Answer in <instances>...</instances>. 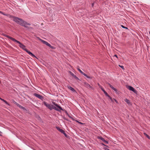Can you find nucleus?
Here are the masks:
<instances>
[{"mask_svg": "<svg viewBox=\"0 0 150 150\" xmlns=\"http://www.w3.org/2000/svg\"><path fill=\"white\" fill-rule=\"evenodd\" d=\"M11 17H12L13 18V21L16 22L17 24L23 26L25 28H28V26L27 25H30V23H27L21 18H19L18 17H12L11 16H10V18Z\"/></svg>", "mask_w": 150, "mask_h": 150, "instance_id": "1", "label": "nucleus"}, {"mask_svg": "<svg viewBox=\"0 0 150 150\" xmlns=\"http://www.w3.org/2000/svg\"><path fill=\"white\" fill-rule=\"evenodd\" d=\"M56 128L60 132L63 134L66 138H68L69 137V136L66 134L64 130L60 129L59 127H56Z\"/></svg>", "mask_w": 150, "mask_h": 150, "instance_id": "2", "label": "nucleus"}, {"mask_svg": "<svg viewBox=\"0 0 150 150\" xmlns=\"http://www.w3.org/2000/svg\"><path fill=\"white\" fill-rule=\"evenodd\" d=\"M40 40L44 44L48 46L50 48H51L53 49H55V47L54 46H52L48 42L45 41L41 39H40Z\"/></svg>", "mask_w": 150, "mask_h": 150, "instance_id": "3", "label": "nucleus"}, {"mask_svg": "<svg viewBox=\"0 0 150 150\" xmlns=\"http://www.w3.org/2000/svg\"><path fill=\"white\" fill-rule=\"evenodd\" d=\"M43 104L45 105L50 110H52V105L48 104L46 102L44 101L43 102Z\"/></svg>", "mask_w": 150, "mask_h": 150, "instance_id": "4", "label": "nucleus"}, {"mask_svg": "<svg viewBox=\"0 0 150 150\" xmlns=\"http://www.w3.org/2000/svg\"><path fill=\"white\" fill-rule=\"evenodd\" d=\"M127 88L129 90L132 91L136 94L137 95L138 94L137 91L136 90H135L131 86H128Z\"/></svg>", "mask_w": 150, "mask_h": 150, "instance_id": "5", "label": "nucleus"}, {"mask_svg": "<svg viewBox=\"0 0 150 150\" xmlns=\"http://www.w3.org/2000/svg\"><path fill=\"white\" fill-rule=\"evenodd\" d=\"M33 95L42 100H43L44 98V97L36 93H34Z\"/></svg>", "mask_w": 150, "mask_h": 150, "instance_id": "6", "label": "nucleus"}, {"mask_svg": "<svg viewBox=\"0 0 150 150\" xmlns=\"http://www.w3.org/2000/svg\"><path fill=\"white\" fill-rule=\"evenodd\" d=\"M25 51L27 52L29 54L31 55L33 57H34L38 59V58L36 56H35L30 51H29L28 49H25Z\"/></svg>", "mask_w": 150, "mask_h": 150, "instance_id": "7", "label": "nucleus"}, {"mask_svg": "<svg viewBox=\"0 0 150 150\" xmlns=\"http://www.w3.org/2000/svg\"><path fill=\"white\" fill-rule=\"evenodd\" d=\"M18 44H19V47L22 48L24 50H25V49H27L26 48H25V46L23 45V44L20 42H18Z\"/></svg>", "mask_w": 150, "mask_h": 150, "instance_id": "8", "label": "nucleus"}, {"mask_svg": "<svg viewBox=\"0 0 150 150\" xmlns=\"http://www.w3.org/2000/svg\"><path fill=\"white\" fill-rule=\"evenodd\" d=\"M52 103L54 105L58 108H59L60 109L62 110H64L58 104L55 103L53 101L52 102Z\"/></svg>", "mask_w": 150, "mask_h": 150, "instance_id": "9", "label": "nucleus"}, {"mask_svg": "<svg viewBox=\"0 0 150 150\" xmlns=\"http://www.w3.org/2000/svg\"><path fill=\"white\" fill-rule=\"evenodd\" d=\"M97 138L98 139H100L103 142H104L105 143H106V144H108V141L105 140V139L102 137H101L100 136H98L97 137Z\"/></svg>", "mask_w": 150, "mask_h": 150, "instance_id": "10", "label": "nucleus"}, {"mask_svg": "<svg viewBox=\"0 0 150 150\" xmlns=\"http://www.w3.org/2000/svg\"><path fill=\"white\" fill-rule=\"evenodd\" d=\"M52 109H54L56 111H58L60 112L61 110H62L60 109L59 108H57L55 107V106H54L52 105Z\"/></svg>", "mask_w": 150, "mask_h": 150, "instance_id": "11", "label": "nucleus"}, {"mask_svg": "<svg viewBox=\"0 0 150 150\" xmlns=\"http://www.w3.org/2000/svg\"><path fill=\"white\" fill-rule=\"evenodd\" d=\"M84 86L85 87H86V88H91L92 87L88 83L86 82H84Z\"/></svg>", "mask_w": 150, "mask_h": 150, "instance_id": "12", "label": "nucleus"}, {"mask_svg": "<svg viewBox=\"0 0 150 150\" xmlns=\"http://www.w3.org/2000/svg\"><path fill=\"white\" fill-rule=\"evenodd\" d=\"M11 73L13 76H15L17 73L16 69H14V71H12Z\"/></svg>", "mask_w": 150, "mask_h": 150, "instance_id": "13", "label": "nucleus"}, {"mask_svg": "<svg viewBox=\"0 0 150 150\" xmlns=\"http://www.w3.org/2000/svg\"><path fill=\"white\" fill-rule=\"evenodd\" d=\"M64 110L63 111H64L65 112V113H66V114L72 120H74V119L71 117V116L69 114H68V113L67 112V111L65 110L64 109H63Z\"/></svg>", "mask_w": 150, "mask_h": 150, "instance_id": "14", "label": "nucleus"}, {"mask_svg": "<svg viewBox=\"0 0 150 150\" xmlns=\"http://www.w3.org/2000/svg\"><path fill=\"white\" fill-rule=\"evenodd\" d=\"M10 40H12L14 42H16L17 43H18V42H19V41L17 40L14 38H13L12 37H10Z\"/></svg>", "mask_w": 150, "mask_h": 150, "instance_id": "15", "label": "nucleus"}, {"mask_svg": "<svg viewBox=\"0 0 150 150\" xmlns=\"http://www.w3.org/2000/svg\"><path fill=\"white\" fill-rule=\"evenodd\" d=\"M82 74L83 75H84V76H86L87 78H89V79H92V77H91V76H87L86 74L84 72Z\"/></svg>", "mask_w": 150, "mask_h": 150, "instance_id": "16", "label": "nucleus"}, {"mask_svg": "<svg viewBox=\"0 0 150 150\" xmlns=\"http://www.w3.org/2000/svg\"><path fill=\"white\" fill-rule=\"evenodd\" d=\"M124 100L125 102H126L128 104H130V102L129 100L127 98H125V99Z\"/></svg>", "mask_w": 150, "mask_h": 150, "instance_id": "17", "label": "nucleus"}, {"mask_svg": "<svg viewBox=\"0 0 150 150\" xmlns=\"http://www.w3.org/2000/svg\"><path fill=\"white\" fill-rule=\"evenodd\" d=\"M68 88L71 90L73 92L76 91L73 88H72V87H71V86H69V87H68Z\"/></svg>", "mask_w": 150, "mask_h": 150, "instance_id": "18", "label": "nucleus"}, {"mask_svg": "<svg viewBox=\"0 0 150 150\" xmlns=\"http://www.w3.org/2000/svg\"><path fill=\"white\" fill-rule=\"evenodd\" d=\"M101 90L104 92L105 95L106 96H107L108 95V93H107V92L104 90V89H103H103H102Z\"/></svg>", "mask_w": 150, "mask_h": 150, "instance_id": "19", "label": "nucleus"}, {"mask_svg": "<svg viewBox=\"0 0 150 150\" xmlns=\"http://www.w3.org/2000/svg\"><path fill=\"white\" fill-rule=\"evenodd\" d=\"M107 96L110 99V100H111V101L112 102H113V103L114 102L113 99H112V98L111 97H110L109 95Z\"/></svg>", "mask_w": 150, "mask_h": 150, "instance_id": "20", "label": "nucleus"}, {"mask_svg": "<svg viewBox=\"0 0 150 150\" xmlns=\"http://www.w3.org/2000/svg\"><path fill=\"white\" fill-rule=\"evenodd\" d=\"M0 99L3 101L6 104H8V105H9V104L8 103V102L6 100L2 98H0Z\"/></svg>", "mask_w": 150, "mask_h": 150, "instance_id": "21", "label": "nucleus"}, {"mask_svg": "<svg viewBox=\"0 0 150 150\" xmlns=\"http://www.w3.org/2000/svg\"><path fill=\"white\" fill-rule=\"evenodd\" d=\"M77 69L81 74H82L83 73L79 68H77Z\"/></svg>", "mask_w": 150, "mask_h": 150, "instance_id": "22", "label": "nucleus"}, {"mask_svg": "<svg viewBox=\"0 0 150 150\" xmlns=\"http://www.w3.org/2000/svg\"><path fill=\"white\" fill-rule=\"evenodd\" d=\"M144 134L145 136H146L148 139H149L150 136H149V135L145 133H144Z\"/></svg>", "mask_w": 150, "mask_h": 150, "instance_id": "23", "label": "nucleus"}, {"mask_svg": "<svg viewBox=\"0 0 150 150\" xmlns=\"http://www.w3.org/2000/svg\"><path fill=\"white\" fill-rule=\"evenodd\" d=\"M69 73L72 76H74L75 75L72 72H71V71H69Z\"/></svg>", "mask_w": 150, "mask_h": 150, "instance_id": "24", "label": "nucleus"}, {"mask_svg": "<svg viewBox=\"0 0 150 150\" xmlns=\"http://www.w3.org/2000/svg\"><path fill=\"white\" fill-rule=\"evenodd\" d=\"M73 77H74L75 79H76L77 80H80L79 78L77 77L75 75L73 76Z\"/></svg>", "mask_w": 150, "mask_h": 150, "instance_id": "25", "label": "nucleus"}, {"mask_svg": "<svg viewBox=\"0 0 150 150\" xmlns=\"http://www.w3.org/2000/svg\"><path fill=\"white\" fill-rule=\"evenodd\" d=\"M98 85L99 86V87L100 88L101 90L103 88V87L100 86L99 83H98Z\"/></svg>", "mask_w": 150, "mask_h": 150, "instance_id": "26", "label": "nucleus"}, {"mask_svg": "<svg viewBox=\"0 0 150 150\" xmlns=\"http://www.w3.org/2000/svg\"><path fill=\"white\" fill-rule=\"evenodd\" d=\"M111 88L115 91H117L116 89L114 88L113 86Z\"/></svg>", "mask_w": 150, "mask_h": 150, "instance_id": "27", "label": "nucleus"}, {"mask_svg": "<svg viewBox=\"0 0 150 150\" xmlns=\"http://www.w3.org/2000/svg\"><path fill=\"white\" fill-rule=\"evenodd\" d=\"M20 108H21L23 110H26V109L25 108L22 106H21V107Z\"/></svg>", "mask_w": 150, "mask_h": 150, "instance_id": "28", "label": "nucleus"}, {"mask_svg": "<svg viewBox=\"0 0 150 150\" xmlns=\"http://www.w3.org/2000/svg\"><path fill=\"white\" fill-rule=\"evenodd\" d=\"M121 26L122 28H125V29H128V28L126 27H125L124 26L122 25H121Z\"/></svg>", "mask_w": 150, "mask_h": 150, "instance_id": "29", "label": "nucleus"}, {"mask_svg": "<svg viewBox=\"0 0 150 150\" xmlns=\"http://www.w3.org/2000/svg\"><path fill=\"white\" fill-rule=\"evenodd\" d=\"M119 66L120 67H121L122 69H124V67L123 66L119 65Z\"/></svg>", "mask_w": 150, "mask_h": 150, "instance_id": "30", "label": "nucleus"}, {"mask_svg": "<svg viewBox=\"0 0 150 150\" xmlns=\"http://www.w3.org/2000/svg\"><path fill=\"white\" fill-rule=\"evenodd\" d=\"M16 105L17 106L19 107V108H20L21 107V105H20V104H19L18 103H17L16 104Z\"/></svg>", "mask_w": 150, "mask_h": 150, "instance_id": "31", "label": "nucleus"}, {"mask_svg": "<svg viewBox=\"0 0 150 150\" xmlns=\"http://www.w3.org/2000/svg\"><path fill=\"white\" fill-rule=\"evenodd\" d=\"M16 105L17 106L19 107V108H20L21 107V105H20V104H19L18 103H17L16 104Z\"/></svg>", "mask_w": 150, "mask_h": 150, "instance_id": "32", "label": "nucleus"}, {"mask_svg": "<svg viewBox=\"0 0 150 150\" xmlns=\"http://www.w3.org/2000/svg\"><path fill=\"white\" fill-rule=\"evenodd\" d=\"M12 101L13 103L15 104L16 105L17 103L16 102L13 100H12Z\"/></svg>", "mask_w": 150, "mask_h": 150, "instance_id": "33", "label": "nucleus"}, {"mask_svg": "<svg viewBox=\"0 0 150 150\" xmlns=\"http://www.w3.org/2000/svg\"><path fill=\"white\" fill-rule=\"evenodd\" d=\"M63 119L65 120H66L67 121H69V120L67 118H66V117H63Z\"/></svg>", "mask_w": 150, "mask_h": 150, "instance_id": "34", "label": "nucleus"}, {"mask_svg": "<svg viewBox=\"0 0 150 150\" xmlns=\"http://www.w3.org/2000/svg\"><path fill=\"white\" fill-rule=\"evenodd\" d=\"M101 144L103 145V146H106L107 147H108V146H107V145H105L104 144H103V143H101Z\"/></svg>", "mask_w": 150, "mask_h": 150, "instance_id": "35", "label": "nucleus"}, {"mask_svg": "<svg viewBox=\"0 0 150 150\" xmlns=\"http://www.w3.org/2000/svg\"><path fill=\"white\" fill-rule=\"evenodd\" d=\"M113 100H115V101L117 103H118V102H117V100H116V99H115L114 98H113Z\"/></svg>", "mask_w": 150, "mask_h": 150, "instance_id": "36", "label": "nucleus"}, {"mask_svg": "<svg viewBox=\"0 0 150 150\" xmlns=\"http://www.w3.org/2000/svg\"><path fill=\"white\" fill-rule=\"evenodd\" d=\"M5 36L6 37H7L8 38H9V36H8V35H5Z\"/></svg>", "mask_w": 150, "mask_h": 150, "instance_id": "37", "label": "nucleus"}, {"mask_svg": "<svg viewBox=\"0 0 150 150\" xmlns=\"http://www.w3.org/2000/svg\"><path fill=\"white\" fill-rule=\"evenodd\" d=\"M114 57H116L117 58H118L116 54H114Z\"/></svg>", "mask_w": 150, "mask_h": 150, "instance_id": "38", "label": "nucleus"}, {"mask_svg": "<svg viewBox=\"0 0 150 150\" xmlns=\"http://www.w3.org/2000/svg\"><path fill=\"white\" fill-rule=\"evenodd\" d=\"M107 84H108L109 86H110V85H111V84L109 83H107Z\"/></svg>", "mask_w": 150, "mask_h": 150, "instance_id": "39", "label": "nucleus"}, {"mask_svg": "<svg viewBox=\"0 0 150 150\" xmlns=\"http://www.w3.org/2000/svg\"><path fill=\"white\" fill-rule=\"evenodd\" d=\"M104 149H105V150H107V149H108L107 148H106V147H105L104 148Z\"/></svg>", "mask_w": 150, "mask_h": 150, "instance_id": "40", "label": "nucleus"}, {"mask_svg": "<svg viewBox=\"0 0 150 150\" xmlns=\"http://www.w3.org/2000/svg\"><path fill=\"white\" fill-rule=\"evenodd\" d=\"M79 123L80 124H83V123L81 122H79Z\"/></svg>", "mask_w": 150, "mask_h": 150, "instance_id": "41", "label": "nucleus"}, {"mask_svg": "<svg viewBox=\"0 0 150 150\" xmlns=\"http://www.w3.org/2000/svg\"><path fill=\"white\" fill-rule=\"evenodd\" d=\"M110 86L111 88L113 87V86L111 85H110Z\"/></svg>", "mask_w": 150, "mask_h": 150, "instance_id": "42", "label": "nucleus"}, {"mask_svg": "<svg viewBox=\"0 0 150 150\" xmlns=\"http://www.w3.org/2000/svg\"><path fill=\"white\" fill-rule=\"evenodd\" d=\"M110 86L111 88L113 87V86L111 85H110Z\"/></svg>", "mask_w": 150, "mask_h": 150, "instance_id": "43", "label": "nucleus"}, {"mask_svg": "<svg viewBox=\"0 0 150 150\" xmlns=\"http://www.w3.org/2000/svg\"><path fill=\"white\" fill-rule=\"evenodd\" d=\"M1 134H2V132L1 131H0V136L2 135Z\"/></svg>", "mask_w": 150, "mask_h": 150, "instance_id": "44", "label": "nucleus"}, {"mask_svg": "<svg viewBox=\"0 0 150 150\" xmlns=\"http://www.w3.org/2000/svg\"><path fill=\"white\" fill-rule=\"evenodd\" d=\"M0 13H1L3 14L4 15L1 11H0Z\"/></svg>", "mask_w": 150, "mask_h": 150, "instance_id": "45", "label": "nucleus"}, {"mask_svg": "<svg viewBox=\"0 0 150 150\" xmlns=\"http://www.w3.org/2000/svg\"><path fill=\"white\" fill-rule=\"evenodd\" d=\"M76 121L77 122H78V123H79V122L78 121V120H76Z\"/></svg>", "mask_w": 150, "mask_h": 150, "instance_id": "46", "label": "nucleus"}, {"mask_svg": "<svg viewBox=\"0 0 150 150\" xmlns=\"http://www.w3.org/2000/svg\"><path fill=\"white\" fill-rule=\"evenodd\" d=\"M149 34L150 35V31H149Z\"/></svg>", "mask_w": 150, "mask_h": 150, "instance_id": "47", "label": "nucleus"}, {"mask_svg": "<svg viewBox=\"0 0 150 150\" xmlns=\"http://www.w3.org/2000/svg\"><path fill=\"white\" fill-rule=\"evenodd\" d=\"M149 139L150 140V137H149Z\"/></svg>", "mask_w": 150, "mask_h": 150, "instance_id": "48", "label": "nucleus"}, {"mask_svg": "<svg viewBox=\"0 0 150 150\" xmlns=\"http://www.w3.org/2000/svg\"><path fill=\"white\" fill-rule=\"evenodd\" d=\"M93 4H92V6H93Z\"/></svg>", "mask_w": 150, "mask_h": 150, "instance_id": "49", "label": "nucleus"}, {"mask_svg": "<svg viewBox=\"0 0 150 150\" xmlns=\"http://www.w3.org/2000/svg\"><path fill=\"white\" fill-rule=\"evenodd\" d=\"M36 1H37L38 0H36Z\"/></svg>", "mask_w": 150, "mask_h": 150, "instance_id": "50", "label": "nucleus"}]
</instances>
